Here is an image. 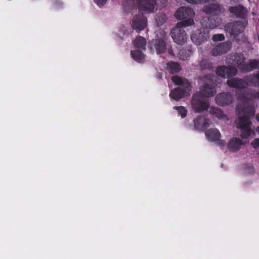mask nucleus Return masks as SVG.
Segmentation results:
<instances>
[{
    "label": "nucleus",
    "mask_w": 259,
    "mask_h": 259,
    "mask_svg": "<svg viewBox=\"0 0 259 259\" xmlns=\"http://www.w3.org/2000/svg\"><path fill=\"white\" fill-rule=\"evenodd\" d=\"M212 76L210 74H207L204 76V79H206V80H212Z\"/></svg>",
    "instance_id": "40"
},
{
    "label": "nucleus",
    "mask_w": 259,
    "mask_h": 259,
    "mask_svg": "<svg viewBox=\"0 0 259 259\" xmlns=\"http://www.w3.org/2000/svg\"><path fill=\"white\" fill-rule=\"evenodd\" d=\"M231 48V42H222L212 49L211 53L214 56L222 55L229 51Z\"/></svg>",
    "instance_id": "13"
},
{
    "label": "nucleus",
    "mask_w": 259,
    "mask_h": 259,
    "mask_svg": "<svg viewBox=\"0 0 259 259\" xmlns=\"http://www.w3.org/2000/svg\"><path fill=\"white\" fill-rule=\"evenodd\" d=\"M175 17L182 21L178 23L179 25L189 26L194 24L193 18L195 16L194 10L188 7H181L175 14Z\"/></svg>",
    "instance_id": "4"
},
{
    "label": "nucleus",
    "mask_w": 259,
    "mask_h": 259,
    "mask_svg": "<svg viewBox=\"0 0 259 259\" xmlns=\"http://www.w3.org/2000/svg\"><path fill=\"white\" fill-rule=\"evenodd\" d=\"M209 126L208 120L203 117L202 127L206 128Z\"/></svg>",
    "instance_id": "37"
},
{
    "label": "nucleus",
    "mask_w": 259,
    "mask_h": 259,
    "mask_svg": "<svg viewBox=\"0 0 259 259\" xmlns=\"http://www.w3.org/2000/svg\"><path fill=\"white\" fill-rule=\"evenodd\" d=\"M254 69H259V60L250 59L248 64L244 63L240 67L243 72H248Z\"/></svg>",
    "instance_id": "16"
},
{
    "label": "nucleus",
    "mask_w": 259,
    "mask_h": 259,
    "mask_svg": "<svg viewBox=\"0 0 259 259\" xmlns=\"http://www.w3.org/2000/svg\"><path fill=\"white\" fill-rule=\"evenodd\" d=\"M160 19H161L162 23L165 22L166 21V17L165 15L163 14V15H161L160 16H159V21L160 20Z\"/></svg>",
    "instance_id": "38"
},
{
    "label": "nucleus",
    "mask_w": 259,
    "mask_h": 259,
    "mask_svg": "<svg viewBox=\"0 0 259 259\" xmlns=\"http://www.w3.org/2000/svg\"><path fill=\"white\" fill-rule=\"evenodd\" d=\"M174 109L178 111L182 118H184L187 114V111L184 106H175Z\"/></svg>",
    "instance_id": "32"
},
{
    "label": "nucleus",
    "mask_w": 259,
    "mask_h": 259,
    "mask_svg": "<svg viewBox=\"0 0 259 259\" xmlns=\"http://www.w3.org/2000/svg\"><path fill=\"white\" fill-rule=\"evenodd\" d=\"M245 145V143L240 138L235 137L231 139L228 144V148L231 152H236L239 150L242 146Z\"/></svg>",
    "instance_id": "14"
},
{
    "label": "nucleus",
    "mask_w": 259,
    "mask_h": 259,
    "mask_svg": "<svg viewBox=\"0 0 259 259\" xmlns=\"http://www.w3.org/2000/svg\"><path fill=\"white\" fill-rule=\"evenodd\" d=\"M215 73L218 76L225 78L226 76V66L223 65L218 67L216 68Z\"/></svg>",
    "instance_id": "31"
},
{
    "label": "nucleus",
    "mask_w": 259,
    "mask_h": 259,
    "mask_svg": "<svg viewBox=\"0 0 259 259\" xmlns=\"http://www.w3.org/2000/svg\"><path fill=\"white\" fill-rule=\"evenodd\" d=\"M197 92L201 93L205 98H209L216 94L215 87L213 83H205L200 86V91Z\"/></svg>",
    "instance_id": "12"
},
{
    "label": "nucleus",
    "mask_w": 259,
    "mask_h": 259,
    "mask_svg": "<svg viewBox=\"0 0 259 259\" xmlns=\"http://www.w3.org/2000/svg\"><path fill=\"white\" fill-rule=\"evenodd\" d=\"M254 39L255 40H257L258 42H259V34H255L254 35Z\"/></svg>",
    "instance_id": "42"
},
{
    "label": "nucleus",
    "mask_w": 259,
    "mask_h": 259,
    "mask_svg": "<svg viewBox=\"0 0 259 259\" xmlns=\"http://www.w3.org/2000/svg\"><path fill=\"white\" fill-rule=\"evenodd\" d=\"M230 58L232 60L233 63L237 66H240L239 68L244 64L243 62L245 59L244 55L240 53L232 54Z\"/></svg>",
    "instance_id": "22"
},
{
    "label": "nucleus",
    "mask_w": 259,
    "mask_h": 259,
    "mask_svg": "<svg viewBox=\"0 0 259 259\" xmlns=\"http://www.w3.org/2000/svg\"><path fill=\"white\" fill-rule=\"evenodd\" d=\"M228 11L232 16L237 19H241L245 24H248V11L241 5L230 7Z\"/></svg>",
    "instance_id": "6"
},
{
    "label": "nucleus",
    "mask_w": 259,
    "mask_h": 259,
    "mask_svg": "<svg viewBox=\"0 0 259 259\" xmlns=\"http://www.w3.org/2000/svg\"><path fill=\"white\" fill-rule=\"evenodd\" d=\"M256 131L258 133V134H259V126L257 127L256 129Z\"/></svg>",
    "instance_id": "45"
},
{
    "label": "nucleus",
    "mask_w": 259,
    "mask_h": 259,
    "mask_svg": "<svg viewBox=\"0 0 259 259\" xmlns=\"http://www.w3.org/2000/svg\"><path fill=\"white\" fill-rule=\"evenodd\" d=\"M168 52H169V53L170 54H171V55H173V56L174 55V54L172 51H171V50H169Z\"/></svg>",
    "instance_id": "44"
},
{
    "label": "nucleus",
    "mask_w": 259,
    "mask_h": 259,
    "mask_svg": "<svg viewBox=\"0 0 259 259\" xmlns=\"http://www.w3.org/2000/svg\"><path fill=\"white\" fill-rule=\"evenodd\" d=\"M209 112L219 119H222L225 116L224 112L218 107H210Z\"/></svg>",
    "instance_id": "27"
},
{
    "label": "nucleus",
    "mask_w": 259,
    "mask_h": 259,
    "mask_svg": "<svg viewBox=\"0 0 259 259\" xmlns=\"http://www.w3.org/2000/svg\"><path fill=\"white\" fill-rule=\"evenodd\" d=\"M217 141L218 142L217 144L219 145H220V146H224L225 145V141L221 140L220 139L219 140H217Z\"/></svg>",
    "instance_id": "39"
},
{
    "label": "nucleus",
    "mask_w": 259,
    "mask_h": 259,
    "mask_svg": "<svg viewBox=\"0 0 259 259\" xmlns=\"http://www.w3.org/2000/svg\"><path fill=\"white\" fill-rule=\"evenodd\" d=\"M133 44L135 48L145 50L146 40L144 37L139 36L135 39Z\"/></svg>",
    "instance_id": "25"
},
{
    "label": "nucleus",
    "mask_w": 259,
    "mask_h": 259,
    "mask_svg": "<svg viewBox=\"0 0 259 259\" xmlns=\"http://www.w3.org/2000/svg\"><path fill=\"white\" fill-rule=\"evenodd\" d=\"M247 24L239 21L228 23L225 26V30L231 36H238L242 33Z\"/></svg>",
    "instance_id": "8"
},
{
    "label": "nucleus",
    "mask_w": 259,
    "mask_h": 259,
    "mask_svg": "<svg viewBox=\"0 0 259 259\" xmlns=\"http://www.w3.org/2000/svg\"><path fill=\"white\" fill-rule=\"evenodd\" d=\"M168 70L172 73L175 74L179 72L181 70L180 65L177 62H169L167 64Z\"/></svg>",
    "instance_id": "24"
},
{
    "label": "nucleus",
    "mask_w": 259,
    "mask_h": 259,
    "mask_svg": "<svg viewBox=\"0 0 259 259\" xmlns=\"http://www.w3.org/2000/svg\"><path fill=\"white\" fill-rule=\"evenodd\" d=\"M234 97L230 93L223 92L218 94L215 98V102L220 106L229 105L233 103Z\"/></svg>",
    "instance_id": "9"
},
{
    "label": "nucleus",
    "mask_w": 259,
    "mask_h": 259,
    "mask_svg": "<svg viewBox=\"0 0 259 259\" xmlns=\"http://www.w3.org/2000/svg\"><path fill=\"white\" fill-rule=\"evenodd\" d=\"M236 94L237 95V99L238 101H241L243 103L242 105H238L237 107V109L238 111V113H240V112H241V110L240 109L241 108V107L246 106L248 104H245L247 101H248V99L247 97L246 94V91H244V92H242V91L239 92V93H236ZM251 105V104H250Z\"/></svg>",
    "instance_id": "20"
},
{
    "label": "nucleus",
    "mask_w": 259,
    "mask_h": 259,
    "mask_svg": "<svg viewBox=\"0 0 259 259\" xmlns=\"http://www.w3.org/2000/svg\"><path fill=\"white\" fill-rule=\"evenodd\" d=\"M201 23L203 27L209 29H214L220 25L218 21L209 17H204L202 18Z\"/></svg>",
    "instance_id": "18"
},
{
    "label": "nucleus",
    "mask_w": 259,
    "mask_h": 259,
    "mask_svg": "<svg viewBox=\"0 0 259 259\" xmlns=\"http://www.w3.org/2000/svg\"><path fill=\"white\" fill-rule=\"evenodd\" d=\"M200 68L202 70H210L212 69V63L207 59H203L199 62Z\"/></svg>",
    "instance_id": "28"
},
{
    "label": "nucleus",
    "mask_w": 259,
    "mask_h": 259,
    "mask_svg": "<svg viewBox=\"0 0 259 259\" xmlns=\"http://www.w3.org/2000/svg\"><path fill=\"white\" fill-rule=\"evenodd\" d=\"M203 12L212 16L219 15L224 12V7L218 4H210L205 5L202 9Z\"/></svg>",
    "instance_id": "10"
},
{
    "label": "nucleus",
    "mask_w": 259,
    "mask_h": 259,
    "mask_svg": "<svg viewBox=\"0 0 259 259\" xmlns=\"http://www.w3.org/2000/svg\"><path fill=\"white\" fill-rule=\"evenodd\" d=\"M238 121L236 122L237 127L240 131V137L242 139L248 138L254 132L251 128L252 123L250 118L254 116L255 110L250 104L241 107Z\"/></svg>",
    "instance_id": "2"
},
{
    "label": "nucleus",
    "mask_w": 259,
    "mask_h": 259,
    "mask_svg": "<svg viewBox=\"0 0 259 259\" xmlns=\"http://www.w3.org/2000/svg\"><path fill=\"white\" fill-rule=\"evenodd\" d=\"M154 46L158 54H163L166 50L165 42L162 38L155 39Z\"/></svg>",
    "instance_id": "21"
},
{
    "label": "nucleus",
    "mask_w": 259,
    "mask_h": 259,
    "mask_svg": "<svg viewBox=\"0 0 259 259\" xmlns=\"http://www.w3.org/2000/svg\"><path fill=\"white\" fill-rule=\"evenodd\" d=\"M157 1H124L123 9L126 13H134L137 10L142 13L134 17L132 27L137 32L145 29L147 20L143 13L153 12L157 6Z\"/></svg>",
    "instance_id": "1"
},
{
    "label": "nucleus",
    "mask_w": 259,
    "mask_h": 259,
    "mask_svg": "<svg viewBox=\"0 0 259 259\" xmlns=\"http://www.w3.org/2000/svg\"><path fill=\"white\" fill-rule=\"evenodd\" d=\"M94 2L99 8H101L105 5L107 1H94Z\"/></svg>",
    "instance_id": "36"
},
{
    "label": "nucleus",
    "mask_w": 259,
    "mask_h": 259,
    "mask_svg": "<svg viewBox=\"0 0 259 259\" xmlns=\"http://www.w3.org/2000/svg\"><path fill=\"white\" fill-rule=\"evenodd\" d=\"M192 107L195 112L200 113L207 110L209 107L208 102L201 93H195L192 96Z\"/></svg>",
    "instance_id": "5"
},
{
    "label": "nucleus",
    "mask_w": 259,
    "mask_h": 259,
    "mask_svg": "<svg viewBox=\"0 0 259 259\" xmlns=\"http://www.w3.org/2000/svg\"><path fill=\"white\" fill-rule=\"evenodd\" d=\"M171 80L176 85L180 87L172 90L169 96L171 98L176 101L190 95V93L192 90L191 82L187 79H183L181 77L175 75L172 76Z\"/></svg>",
    "instance_id": "3"
},
{
    "label": "nucleus",
    "mask_w": 259,
    "mask_h": 259,
    "mask_svg": "<svg viewBox=\"0 0 259 259\" xmlns=\"http://www.w3.org/2000/svg\"><path fill=\"white\" fill-rule=\"evenodd\" d=\"M251 145L254 149H257L259 147V138L254 139L251 142Z\"/></svg>",
    "instance_id": "35"
},
{
    "label": "nucleus",
    "mask_w": 259,
    "mask_h": 259,
    "mask_svg": "<svg viewBox=\"0 0 259 259\" xmlns=\"http://www.w3.org/2000/svg\"><path fill=\"white\" fill-rule=\"evenodd\" d=\"M131 54L132 58L137 62L143 63L145 59V55L140 50L131 51Z\"/></svg>",
    "instance_id": "23"
},
{
    "label": "nucleus",
    "mask_w": 259,
    "mask_h": 259,
    "mask_svg": "<svg viewBox=\"0 0 259 259\" xmlns=\"http://www.w3.org/2000/svg\"><path fill=\"white\" fill-rule=\"evenodd\" d=\"M184 26L179 25L173 28L170 31L171 37L176 44L178 45H183L187 39V34L183 27Z\"/></svg>",
    "instance_id": "7"
},
{
    "label": "nucleus",
    "mask_w": 259,
    "mask_h": 259,
    "mask_svg": "<svg viewBox=\"0 0 259 259\" xmlns=\"http://www.w3.org/2000/svg\"><path fill=\"white\" fill-rule=\"evenodd\" d=\"M191 51L190 49L183 48L181 49L179 53V57L182 60H188L189 59Z\"/></svg>",
    "instance_id": "26"
},
{
    "label": "nucleus",
    "mask_w": 259,
    "mask_h": 259,
    "mask_svg": "<svg viewBox=\"0 0 259 259\" xmlns=\"http://www.w3.org/2000/svg\"><path fill=\"white\" fill-rule=\"evenodd\" d=\"M188 2H189V3L190 4H200V3H198L199 1H187ZM200 2H201V1H199Z\"/></svg>",
    "instance_id": "41"
},
{
    "label": "nucleus",
    "mask_w": 259,
    "mask_h": 259,
    "mask_svg": "<svg viewBox=\"0 0 259 259\" xmlns=\"http://www.w3.org/2000/svg\"><path fill=\"white\" fill-rule=\"evenodd\" d=\"M256 120L259 121V113H258L256 115Z\"/></svg>",
    "instance_id": "43"
},
{
    "label": "nucleus",
    "mask_w": 259,
    "mask_h": 259,
    "mask_svg": "<svg viewBox=\"0 0 259 259\" xmlns=\"http://www.w3.org/2000/svg\"><path fill=\"white\" fill-rule=\"evenodd\" d=\"M205 135L208 139L211 141H216L221 138L219 131L216 128H210L205 132Z\"/></svg>",
    "instance_id": "19"
},
{
    "label": "nucleus",
    "mask_w": 259,
    "mask_h": 259,
    "mask_svg": "<svg viewBox=\"0 0 259 259\" xmlns=\"http://www.w3.org/2000/svg\"><path fill=\"white\" fill-rule=\"evenodd\" d=\"M203 117L199 116L194 120V125L196 128L202 127Z\"/></svg>",
    "instance_id": "33"
},
{
    "label": "nucleus",
    "mask_w": 259,
    "mask_h": 259,
    "mask_svg": "<svg viewBox=\"0 0 259 259\" xmlns=\"http://www.w3.org/2000/svg\"><path fill=\"white\" fill-rule=\"evenodd\" d=\"M238 72L237 68L232 66H226V76L228 78L235 76Z\"/></svg>",
    "instance_id": "30"
},
{
    "label": "nucleus",
    "mask_w": 259,
    "mask_h": 259,
    "mask_svg": "<svg viewBox=\"0 0 259 259\" xmlns=\"http://www.w3.org/2000/svg\"><path fill=\"white\" fill-rule=\"evenodd\" d=\"M246 94L248 99V101H251L254 99L259 100V92H257L254 90L248 89L246 90Z\"/></svg>",
    "instance_id": "29"
},
{
    "label": "nucleus",
    "mask_w": 259,
    "mask_h": 259,
    "mask_svg": "<svg viewBox=\"0 0 259 259\" xmlns=\"http://www.w3.org/2000/svg\"><path fill=\"white\" fill-rule=\"evenodd\" d=\"M227 84L232 88L237 89H244L247 87L245 77L243 79L234 77L227 80Z\"/></svg>",
    "instance_id": "11"
},
{
    "label": "nucleus",
    "mask_w": 259,
    "mask_h": 259,
    "mask_svg": "<svg viewBox=\"0 0 259 259\" xmlns=\"http://www.w3.org/2000/svg\"><path fill=\"white\" fill-rule=\"evenodd\" d=\"M207 36L205 33H202L201 30H197L192 33L191 38L195 44L199 45L206 40Z\"/></svg>",
    "instance_id": "15"
},
{
    "label": "nucleus",
    "mask_w": 259,
    "mask_h": 259,
    "mask_svg": "<svg viewBox=\"0 0 259 259\" xmlns=\"http://www.w3.org/2000/svg\"><path fill=\"white\" fill-rule=\"evenodd\" d=\"M247 86L259 88V72L256 74H250L245 77Z\"/></svg>",
    "instance_id": "17"
},
{
    "label": "nucleus",
    "mask_w": 259,
    "mask_h": 259,
    "mask_svg": "<svg viewBox=\"0 0 259 259\" xmlns=\"http://www.w3.org/2000/svg\"><path fill=\"white\" fill-rule=\"evenodd\" d=\"M212 39L214 41H222L225 39V36L223 34H214L212 37Z\"/></svg>",
    "instance_id": "34"
}]
</instances>
